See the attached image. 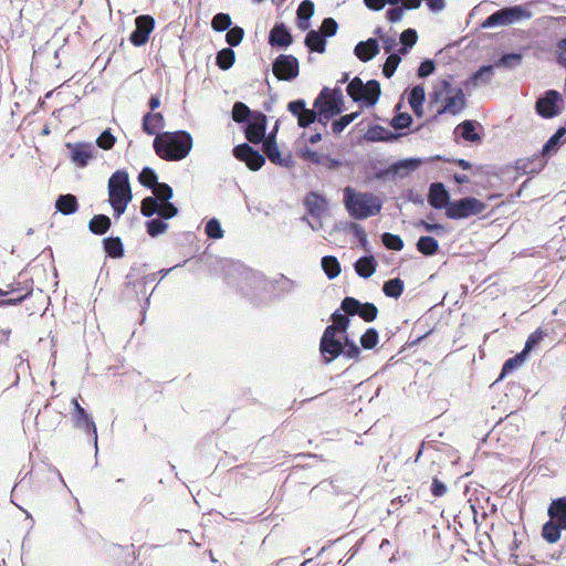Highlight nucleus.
<instances>
[{"instance_id": "obj_1", "label": "nucleus", "mask_w": 566, "mask_h": 566, "mask_svg": "<svg viewBox=\"0 0 566 566\" xmlns=\"http://www.w3.org/2000/svg\"><path fill=\"white\" fill-rule=\"evenodd\" d=\"M192 145V137L186 130L164 132L153 142L156 155L166 161L182 160L189 155Z\"/></svg>"}, {"instance_id": "obj_2", "label": "nucleus", "mask_w": 566, "mask_h": 566, "mask_svg": "<svg viewBox=\"0 0 566 566\" xmlns=\"http://www.w3.org/2000/svg\"><path fill=\"white\" fill-rule=\"evenodd\" d=\"M153 192L154 196H148L142 201L140 213L144 217L158 214L163 219H171L178 214V208L170 202L174 190L168 184L158 182Z\"/></svg>"}, {"instance_id": "obj_3", "label": "nucleus", "mask_w": 566, "mask_h": 566, "mask_svg": "<svg viewBox=\"0 0 566 566\" xmlns=\"http://www.w3.org/2000/svg\"><path fill=\"white\" fill-rule=\"evenodd\" d=\"M344 205L349 216L357 220L376 216L382 208V201L370 192H357L350 187L344 189Z\"/></svg>"}, {"instance_id": "obj_4", "label": "nucleus", "mask_w": 566, "mask_h": 566, "mask_svg": "<svg viewBox=\"0 0 566 566\" xmlns=\"http://www.w3.org/2000/svg\"><path fill=\"white\" fill-rule=\"evenodd\" d=\"M108 196L114 216L119 218L133 199L128 174L125 170L115 171L108 179Z\"/></svg>"}, {"instance_id": "obj_5", "label": "nucleus", "mask_w": 566, "mask_h": 566, "mask_svg": "<svg viewBox=\"0 0 566 566\" xmlns=\"http://www.w3.org/2000/svg\"><path fill=\"white\" fill-rule=\"evenodd\" d=\"M347 94L356 103L370 107L374 106L380 96V84L376 80H369L364 83L361 78L355 76L347 85Z\"/></svg>"}, {"instance_id": "obj_6", "label": "nucleus", "mask_w": 566, "mask_h": 566, "mask_svg": "<svg viewBox=\"0 0 566 566\" xmlns=\"http://www.w3.org/2000/svg\"><path fill=\"white\" fill-rule=\"evenodd\" d=\"M532 18V12L521 4L502 8L489 15L483 28L504 27Z\"/></svg>"}, {"instance_id": "obj_7", "label": "nucleus", "mask_w": 566, "mask_h": 566, "mask_svg": "<svg viewBox=\"0 0 566 566\" xmlns=\"http://www.w3.org/2000/svg\"><path fill=\"white\" fill-rule=\"evenodd\" d=\"M484 209V202L474 197H464L462 199L451 201L447 207L446 216L453 220L465 219L483 212Z\"/></svg>"}, {"instance_id": "obj_8", "label": "nucleus", "mask_w": 566, "mask_h": 566, "mask_svg": "<svg viewBox=\"0 0 566 566\" xmlns=\"http://www.w3.org/2000/svg\"><path fill=\"white\" fill-rule=\"evenodd\" d=\"M442 88L448 94L437 116L443 114L459 115L467 107V98L461 87H452L449 81H442Z\"/></svg>"}, {"instance_id": "obj_9", "label": "nucleus", "mask_w": 566, "mask_h": 566, "mask_svg": "<svg viewBox=\"0 0 566 566\" xmlns=\"http://www.w3.org/2000/svg\"><path fill=\"white\" fill-rule=\"evenodd\" d=\"M566 134L565 127H559L553 136L549 137V139L544 144L542 147L541 154L535 156V158L530 163L532 166L526 169L524 167L525 171L527 174H536L539 172L544 166L546 165V158L551 157L553 154H555L558 148L562 145V138Z\"/></svg>"}, {"instance_id": "obj_10", "label": "nucleus", "mask_w": 566, "mask_h": 566, "mask_svg": "<svg viewBox=\"0 0 566 566\" xmlns=\"http://www.w3.org/2000/svg\"><path fill=\"white\" fill-rule=\"evenodd\" d=\"M71 403L73 405L71 416L74 427L93 438L94 447L97 451V429L92 416L80 405L77 398H73Z\"/></svg>"}, {"instance_id": "obj_11", "label": "nucleus", "mask_w": 566, "mask_h": 566, "mask_svg": "<svg viewBox=\"0 0 566 566\" xmlns=\"http://www.w3.org/2000/svg\"><path fill=\"white\" fill-rule=\"evenodd\" d=\"M272 72L279 81H293L300 73L298 60L291 54H280L273 61Z\"/></svg>"}, {"instance_id": "obj_12", "label": "nucleus", "mask_w": 566, "mask_h": 566, "mask_svg": "<svg viewBox=\"0 0 566 566\" xmlns=\"http://www.w3.org/2000/svg\"><path fill=\"white\" fill-rule=\"evenodd\" d=\"M319 352L326 363H331L343 353V343L336 338L334 328L326 327L319 342Z\"/></svg>"}, {"instance_id": "obj_13", "label": "nucleus", "mask_w": 566, "mask_h": 566, "mask_svg": "<svg viewBox=\"0 0 566 566\" xmlns=\"http://www.w3.org/2000/svg\"><path fill=\"white\" fill-rule=\"evenodd\" d=\"M562 95L555 90H548L541 96L535 104V109L543 118H553L559 114L558 103Z\"/></svg>"}, {"instance_id": "obj_14", "label": "nucleus", "mask_w": 566, "mask_h": 566, "mask_svg": "<svg viewBox=\"0 0 566 566\" xmlns=\"http://www.w3.org/2000/svg\"><path fill=\"white\" fill-rule=\"evenodd\" d=\"M233 156L251 170H259L265 164V156L245 143L233 148Z\"/></svg>"}, {"instance_id": "obj_15", "label": "nucleus", "mask_w": 566, "mask_h": 566, "mask_svg": "<svg viewBox=\"0 0 566 566\" xmlns=\"http://www.w3.org/2000/svg\"><path fill=\"white\" fill-rule=\"evenodd\" d=\"M266 116L261 112H255L248 120L244 134L245 138L252 144H260L266 138Z\"/></svg>"}, {"instance_id": "obj_16", "label": "nucleus", "mask_w": 566, "mask_h": 566, "mask_svg": "<svg viewBox=\"0 0 566 566\" xmlns=\"http://www.w3.org/2000/svg\"><path fill=\"white\" fill-rule=\"evenodd\" d=\"M315 99H321V106L327 109L329 116L339 115L344 109L343 94L338 88L324 87Z\"/></svg>"}, {"instance_id": "obj_17", "label": "nucleus", "mask_w": 566, "mask_h": 566, "mask_svg": "<svg viewBox=\"0 0 566 566\" xmlns=\"http://www.w3.org/2000/svg\"><path fill=\"white\" fill-rule=\"evenodd\" d=\"M136 28L130 33L129 41L135 46H142L147 43L149 34L155 28V20L153 17L143 14L135 20Z\"/></svg>"}, {"instance_id": "obj_18", "label": "nucleus", "mask_w": 566, "mask_h": 566, "mask_svg": "<svg viewBox=\"0 0 566 566\" xmlns=\"http://www.w3.org/2000/svg\"><path fill=\"white\" fill-rule=\"evenodd\" d=\"M66 147L70 149L71 160L80 168L86 167L94 158L95 147L91 143H67Z\"/></svg>"}, {"instance_id": "obj_19", "label": "nucleus", "mask_w": 566, "mask_h": 566, "mask_svg": "<svg viewBox=\"0 0 566 566\" xmlns=\"http://www.w3.org/2000/svg\"><path fill=\"white\" fill-rule=\"evenodd\" d=\"M421 165L419 158H407L391 164L386 170L378 174V177L400 176L405 177L415 171Z\"/></svg>"}, {"instance_id": "obj_20", "label": "nucleus", "mask_w": 566, "mask_h": 566, "mask_svg": "<svg viewBox=\"0 0 566 566\" xmlns=\"http://www.w3.org/2000/svg\"><path fill=\"white\" fill-rule=\"evenodd\" d=\"M293 42V36L283 22H276L269 33V44L273 48L286 49Z\"/></svg>"}, {"instance_id": "obj_21", "label": "nucleus", "mask_w": 566, "mask_h": 566, "mask_svg": "<svg viewBox=\"0 0 566 566\" xmlns=\"http://www.w3.org/2000/svg\"><path fill=\"white\" fill-rule=\"evenodd\" d=\"M428 202L433 209L448 207L450 195L442 182H432L429 187Z\"/></svg>"}, {"instance_id": "obj_22", "label": "nucleus", "mask_w": 566, "mask_h": 566, "mask_svg": "<svg viewBox=\"0 0 566 566\" xmlns=\"http://www.w3.org/2000/svg\"><path fill=\"white\" fill-rule=\"evenodd\" d=\"M304 206L310 216L321 218L327 209V200L324 196L310 191L304 199Z\"/></svg>"}, {"instance_id": "obj_23", "label": "nucleus", "mask_w": 566, "mask_h": 566, "mask_svg": "<svg viewBox=\"0 0 566 566\" xmlns=\"http://www.w3.org/2000/svg\"><path fill=\"white\" fill-rule=\"evenodd\" d=\"M562 531H566V526L556 517H549L542 526V537L548 544H555L560 539Z\"/></svg>"}, {"instance_id": "obj_24", "label": "nucleus", "mask_w": 566, "mask_h": 566, "mask_svg": "<svg viewBox=\"0 0 566 566\" xmlns=\"http://www.w3.org/2000/svg\"><path fill=\"white\" fill-rule=\"evenodd\" d=\"M354 53L361 62H368L379 53L378 41L374 38L360 41L356 44Z\"/></svg>"}, {"instance_id": "obj_25", "label": "nucleus", "mask_w": 566, "mask_h": 566, "mask_svg": "<svg viewBox=\"0 0 566 566\" xmlns=\"http://www.w3.org/2000/svg\"><path fill=\"white\" fill-rule=\"evenodd\" d=\"M62 419V413L50 408L46 403L42 411L36 415V423L41 424L44 430H54Z\"/></svg>"}, {"instance_id": "obj_26", "label": "nucleus", "mask_w": 566, "mask_h": 566, "mask_svg": "<svg viewBox=\"0 0 566 566\" xmlns=\"http://www.w3.org/2000/svg\"><path fill=\"white\" fill-rule=\"evenodd\" d=\"M165 126V119L161 113H153L149 112L143 117L142 128L144 133L147 135H158V130L163 129Z\"/></svg>"}, {"instance_id": "obj_27", "label": "nucleus", "mask_w": 566, "mask_h": 566, "mask_svg": "<svg viewBox=\"0 0 566 566\" xmlns=\"http://www.w3.org/2000/svg\"><path fill=\"white\" fill-rule=\"evenodd\" d=\"M304 44L311 52L324 53L326 50V39L317 30H310L307 32Z\"/></svg>"}, {"instance_id": "obj_28", "label": "nucleus", "mask_w": 566, "mask_h": 566, "mask_svg": "<svg viewBox=\"0 0 566 566\" xmlns=\"http://www.w3.org/2000/svg\"><path fill=\"white\" fill-rule=\"evenodd\" d=\"M55 208L62 214H73L78 209L77 198L72 193L60 195L55 201Z\"/></svg>"}, {"instance_id": "obj_29", "label": "nucleus", "mask_w": 566, "mask_h": 566, "mask_svg": "<svg viewBox=\"0 0 566 566\" xmlns=\"http://www.w3.org/2000/svg\"><path fill=\"white\" fill-rule=\"evenodd\" d=\"M354 266L358 276L368 279L375 273L377 262L373 255H366L358 259Z\"/></svg>"}, {"instance_id": "obj_30", "label": "nucleus", "mask_w": 566, "mask_h": 566, "mask_svg": "<svg viewBox=\"0 0 566 566\" xmlns=\"http://www.w3.org/2000/svg\"><path fill=\"white\" fill-rule=\"evenodd\" d=\"M548 517H556L566 526V496L552 500L547 509Z\"/></svg>"}, {"instance_id": "obj_31", "label": "nucleus", "mask_w": 566, "mask_h": 566, "mask_svg": "<svg viewBox=\"0 0 566 566\" xmlns=\"http://www.w3.org/2000/svg\"><path fill=\"white\" fill-rule=\"evenodd\" d=\"M476 125V122L467 119L457 126L455 132L459 130L461 137L467 142H481V136L475 132Z\"/></svg>"}, {"instance_id": "obj_32", "label": "nucleus", "mask_w": 566, "mask_h": 566, "mask_svg": "<svg viewBox=\"0 0 566 566\" xmlns=\"http://www.w3.org/2000/svg\"><path fill=\"white\" fill-rule=\"evenodd\" d=\"M261 143H263L262 149L269 160L273 164L283 165L281 153L276 145V140H274V136H266V138Z\"/></svg>"}, {"instance_id": "obj_33", "label": "nucleus", "mask_w": 566, "mask_h": 566, "mask_svg": "<svg viewBox=\"0 0 566 566\" xmlns=\"http://www.w3.org/2000/svg\"><path fill=\"white\" fill-rule=\"evenodd\" d=\"M493 65H483L471 75L469 83H471L473 86L486 85L493 78Z\"/></svg>"}, {"instance_id": "obj_34", "label": "nucleus", "mask_w": 566, "mask_h": 566, "mask_svg": "<svg viewBox=\"0 0 566 566\" xmlns=\"http://www.w3.org/2000/svg\"><path fill=\"white\" fill-rule=\"evenodd\" d=\"M104 250L109 258L118 259L124 255V245L119 237H108L103 240Z\"/></svg>"}, {"instance_id": "obj_35", "label": "nucleus", "mask_w": 566, "mask_h": 566, "mask_svg": "<svg viewBox=\"0 0 566 566\" xmlns=\"http://www.w3.org/2000/svg\"><path fill=\"white\" fill-rule=\"evenodd\" d=\"M417 250L426 255V256H432L434 255L439 250V243L433 237L429 235H422L417 241Z\"/></svg>"}, {"instance_id": "obj_36", "label": "nucleus", "mask_w": 566, "mask_h": 566, "mask_svg": "<svg viewBox=\"0 0 566 566\" xmlns=\"http://www.w3.org/2000/svg\"><path fill=\"white\" fill-rule=\"evenodd\" d=\"M111 227V219L106 214L94 216L88 223V229L94 234H104Z\"/></svg>"}, {"instance_id": "obj_37", "label": "nucleus", "mask_w": 566, "mask_h": 566, "mask_svg": "<svg viewBox=\"0 0 566 566\" xmlns=\"http://www.w3.org/2000/svg\"><path fill=\"white\" fill-rule=\"evenodd\" d=\"M405 283L401 279L395 277L386 281L382 285V292L387 297L398 298L402 294Z\"/></svg>"}, {"instance_id": "obj_38", "label": "nucleus", "mask_w": 566, "mask_h": 566, "mask_svg": "<svg viewBox=\"0 0 566 566\" xmlns=\"http://www.w3.org/2000/svg\"><path fill=\"white\" fill-rule=\"evenodd\" d=\"M523 56L521 53H505L494 64L495 67H504L507 70L515 69L521 65Z\"/></svg>"}, {"instance_id": "obj_39", "label": "nucleus", "mask_w": 566, "mask_h": 566, "mask_svg": "<svg viewBox=\"0 0 566 566\" xmlns=\"http://www.w3.org/2000/svg\"><path fill=\"white\" fill-rule=\"evenodd\" d=\"M322 269L329 280L337 277L340 273V264L337 258L333 255H325L322 258Z\"/></svg>"}, {"instance_id": "obj_40", "label": "nucleus", "mask_w": 566, "mask_h": 566, "mask_svg": "<svg viewBox=\"0 0 566 566\" xmlns=\"http://www.w3.org/2000/svg\"><path fill=\"white\" fill-rule=\"evenodd\" d=\"M255 112H252L244 103L235 102L232 107V119L235 123H248V120L254 115Z\"/></svg>"}, {"instance_id": "obj_41", "label": "nucleus", "mask_w": 566, "mask_h": 566, "mask_svg": "<svg viewBox=\"0 0 566 566\" xmlns=\"http://www.w3.org/2000/svg\"><path fill=\"white\" fill-rule=\"evenodd\" d=\"M235 61V53L231 48H224L217 53L216 64L223 71L229 70Z\"/></svg>"}, {"instance_id": "obj_42", "label": "nucleus", "mask_w": 566, "mask_h": 566, "mask_svg": "<svg viewBox=\"0 0 566 566\" xmlns=\"http://www.w3.org/2000/svg\"><path fill=\"white\" fill-rule=\"evenodd\" d=\"M417 40H418V34L415 29L409 28V29L402 31V33L400 34L401 48L399 50V53L402 55H406L407 53H409V51L412 49V46L417 43Z\"/></svg>"}, {"instance_id": "obj_43", "label": "nucleus", "mask_w": 566, "mask_h": 566, "mask_svg": "<svg viewBox=\"0 0 566 566\" xmlns=\"http://www.w3.org/2000/svg\"><path fill=\"white\" fill-rule=\"evenodd\" d=\"M331 319L333 324L328 325L327 327L334 328V333H346L349 327V318L346 314L340 313V310H336L332 316Z\"/></svg>"}, {"instance_id": "obj_44", "label": "nucleus", "mask_w": 566, "mask_h": 566, "mask_svg": "<svg viewBox=\"0 0 566 566\" xmlns=\"http://www.w3.org/2000/svg\"><path fill=\"white\" fill-rule=\"evenodd\" d=\"M526 357L527 356L525 355V353L521 352L516 354L514 357L509 358L502 367L497 381L503 379L506 375L511 374L517 367H520L524 363Z\"/></svg>"}, {"instance_id": "obj_45", "label": "nucleus", "mask_w": 566, "mask_h": 566, "mask_svg": "<svg viewBox=\"0 0 566 566\" xmlns=\"http://www.w3.org/2000/svg\"><path fill=\"white\" fill-rule=\"evenodd\" d=\"M165 220L166 219H163L160 217L148 220L145 224L147 233L153 238H156L165 233L168 229V224L165 222Z\"/></svg>"}, {"instance_id": "obj_46", "label": "nucleus", "mask_w": 566, "mask_h": 566, "mask_svg": "<svg viewBox=\"0 0 566 566\" xmlns=\"http://www.w3.org/2000/svg\"><path fill=\"white\" fill-rule=\"evenodd\" d=\"M138 181L149 189H154L158 184V176L150 167H144L138 176Z\"/></svg>"}, {"instance_id": "obj_47", "label": "nucleus", "mask_w": 566, "mask_h": 566, "mask_svg": "<svg viewBox=\"0 0 566 566\" xmlns=\"http://www.w3.org/2000/svg\"><path fill=\"white\" fill-rule=\"evenodd\" d=\"M232 21L228 13H217L211 20V28L217 32H223L231 28Z\"/></svg>"}, {"instance_id": "obj_48", "label": "nucleus", "mask_w": 566, "mask_h": 566, "mask_svg": "<svg viewBox=\"0 0 566 566\" xmlns=\"http://www.w3.org/2000/svg\"><path fill=\"white\" fill-rule=\"evenodd\" d=\"M360 307H361V302H359L357 298L352 297V296L344 297L340 303V310L347 316L358 315Z\"/></svg>"}, {"instance_id": "obj_49", "label": "nucleus", "mask_w": 566, "mask_h": 566, "mask_svg": "<svg viewBox=\"0 0 566 566\" xmlns=\"http://www.w3.org/2000/svg\"><path fill=\"white\" fill-rule=\"evenodd\" d=\"M359 116V112L350 113L340 116L332 123V130L334 134H340L350 123Z\"/></svg>"}, {"instance_id": "obj_50", "label": "nucleus", "mask_w": 566, "mask_h": 566, "mask_svg": "<svg viewBox=\"0 0 566 566\" xmlns=\"http://www.w3.org/2000/svg\"><path fill=\"white\" fill-rule=\"evenodd\" d=\"M381 242L389 250L400 251L403 249V241L397 234L385 232L381 234Z\"/></svg>"}, {"instance_id": "obj_51", "label": "nucleus", "mask_w": 566, "mask_h": 566, "mask_svg": "<svg viewBox=\"0 0 566 566\" xmlns=\"http://www.w3.org/2000/svg\"><path fill=\"white\" fill-rule=\"evenodd\" d=\"M400 62H401L400 54H398V53L389 54L384 66H382V74L385 75V77L390 78L395 74Z\"/></svg>"}, {"instance_id": "obj_52", "label": "nucleus", "mask_w": 566, "mask_h": 566, "mask_svg": "<svg viewBox=\"0 0 566 566\" xmlns=\"http://www.w3.org/2000/svg\"><path fill=\"white\" fill-rule=\"evenodd\" d=\"M205 231L208 238L214 240L223 238L224 234L220 221L216 218L208 220L205 227Z\"/></svg>"}, {"instance_id": "obj_53", "label": "nucleus", "mask_w": 566, "mask_h": 566, "mask_svg": "<svg viewBox=\"0 0 566 566\" xmlns=\"http://www.w3.org/2000/svg\"><path fill=\"white\" fill-rule=\"evenodd\" d=\"M426 98L424 88L421 85H416L411 88L408 97V102L411 108L423 105Z\"/></svg>"}, {"instance_id": "obj_54", "label": "nucleus", "mask_w": 566, "mask_h": 566, "mask_svg": "<svg viewBox=\"0 0 566 566\" xmlns=\"http://www.w3.org/2000/svg\"><path fill=\"white\" fill-rule=\"evenodd\" d=\"M378 332L376 328H368L360 337V345L364 349H373L378 343Z\"/></svg>"}, {"instance_id": "obj_55", "label": "nucleus", "mask_w": 566, "mask_h": 566, "mask_svg": "<svg viewBox=\"0 0 566 566\" xmlns=\"http://www.w3.org/2000/svg\"><path fill=\"white\" fill-rule=\"evenodd\" d=\"M378 308L374 303H361V307L359 310L358 316L365 322H373L377 318Z\"/></svg>"}, {"instance_id": "obj_56", "label": "nucleus", "mask_w": 566, "mask_h": 566, "mask_svg": "<svg viewBox=\"0 0 566 566\" xmlns=\"http://www.w3.org/2000/svg\"><path fill=\"white\" fill-rule=\"evenodd\" d=\"M244 36V30L241 27H232L226 34V41L230 46H238Z\"/></svg>"}, {"instance_id": "obj_57", "label": "nucleus", "mask_w": 566, "mask_h": 566, "mask_svg": "<svg viewBox=\"0 0 566 566\" xmlns=\"http://www.w3.org/2000/svg\"><path fill=\"white\" fill-rule=\"evenodd\" d=\"M412 124V117L408 113H398L390 122V125L396 130L408 128Z\"/></svg>"}, {"instance_id": "obj_58", "label": "nucleus", "mask_w": 566, "mask_h": 566, "mask_svg": "<svg viewBox=\"0 0 566 566\" xmlns=\"http://www.w3.org/2000/svg\"><path fill=\"white\" fill-rule=\"evenodd\" d=\"M342 354L349 359H357L360 355L359 347L355 344L354 340L349 339L347 335L344 337Z\"/></svg>"}, {"instance_id": "obj_59", "label": "nucleus", "mask_w": 566, "mask_h": 566, "mask_svg": "<svg viewBox=\"0 0 566 566\" xmlns=\"http://www.w3.org/2000/svg\"><path fill=\"white\" fill-rule=\"evenodd\" d=\"M349 230L357 238L361 248L366 251H369V243H368L367 234H366L364 228L358 223L350 222Z\"/></svg>"}, {"instance_id": "obj_60", "label": "nucleus", "mask_w": 566, "mask_h": 566, "mask_svg": "<svg viewBox=\"0 0 566 566\" xmlns=\"http://www.w3.org/2000/svg\"><path fill=\"white\" fill-rule=\"evenodd\" d=\"M116 143L115 136L111 133V129H105L96 139L97 147L108 150L112 149Z\"/></svg>"}, {"instance_id": "obj_61", "label": "nucleus", "mask_w": 566, "mask_h": 566, "mask_svg": "<svg viewBox=\"0 0 566 566\" xmlns=\"http://www.w3.org/2000/svg\"><path fill=\"white\" fill-rule=\"evenodd\" d=\"M545 336V332L541 328H537L535 332H533L526 343H525V346L523 348V353H525V355L527 356L528 353L537 345L542 342V339L544 338Z\"/></svg>"}, {"instance_id": "obj_62", "label": "nucleus", "mask_w": 566, "mask_h": 566, "mask_svg": "<svg viewBox=\"0 0 566 566\" xmlns=\"http://www.w3.org/2000/svg\"><path fill=\"white\" fill-rule=\"evenodd\" d=\"M338 24L333 18H325L322 22L321 29L318 30L324 36L331 38L337 33Z\"/></svg>"}, {"instance_id": "obj_63", "label": "nucleus", "mask_w": 566, "mask_h": 566, "mask_svg": "<svg viewBox=\"0 0 566 566\" xmlns=\"http://www.w3.org/2000/svg\"><path fill=\"white\" fill-rule=\"evenodd\" d=\"M316 114L317 109L305 108L304 113H302V115L298 116L297 118L298 126L305 128L308 127L311 124L315 123L317 117Z\"/></svg>"}, {"instance_id": "obj_64", "label": "nucleus", "mask_w": 566, "mask_h": 566, "mask_svg": "<svg viewBox=\"0 0 566 566\" xmlns=\"http://www.w3.org/2000/svg\"><path fill=\"white\" fill-rule=\"evenodd\" d=\"M314 14V3L311 0H304L296 10V17L311 19Z\"/></svg>"}]
</instances>
